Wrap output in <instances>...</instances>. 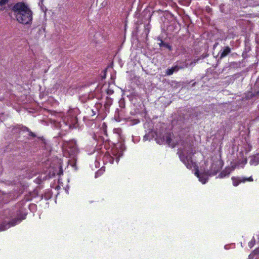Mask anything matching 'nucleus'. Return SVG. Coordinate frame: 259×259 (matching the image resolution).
<instances>
[{
	"instance_id": "obj_1",
	"label": "nucleus",
	"mask_w": 259,
	"mask_h": 259,
	"mask_svg": "<svg viewBox=\"0 0 259 259\" xmlns=\"http://www.w3.org/2000/svg\"><path fill=\"white\" fill-rule=\"evenodd\" d=\"M12 11L17 21L22 24L27 25L31 23L32 20V12L29 7L23 2L15 4Z\"/></svg>"
},
{
	"instance_id": "obj_2",
	"label": "nucleus",
	"mask_w": 259,
	"mask_h": 259,
	"mask_svg": "<svg viewBox=\"0 0 259 259\" xmlns=\"http://www.w3.org/2000/svg\"><path fill=\"white\" fill-rule=\"evenodd\" d=\"M5 215L9 219V220H5L0 223V231H5L11 227L20 223L22 220L25 219L27 213L24 211L23 208H22L19 210H13L12 211L6 210Z\"/></svg>"
},
{
	"instance_id": "obj_3",
	"label": "nucleus",
	"mask_w": 259,
	"mask_h": 259,
	"mask_svg": "<svg viewBox=\"0 0 259 259\" xmlns=\"http://www.w3.org/2000/svg\"><path fill=\"white\" fill-rule=\"evenodd\" d=\"M180 144L183 147L178 149L177 154L181 161L186 165L187 168L191 169L193 165L195 164V163L192 160L195 152L191 144L187 141L182 140Z\"/></svg>"
},
{
	"instance_id": "obj_4",
	"label": "nucleus",
	"mask_w": 259,
	"mask_h": 259,
	"mask_svg": "<svg viewBox=\"0 0 259 259\" xmlns=\"http://www.w3.org/2000/svg\"><path fill=\"white\" fill-rule=\"evenodd\" d=\"M79 113L78 109H71L68 111L63 119V124L66 126L67 130L77 128L78 126L77 116Z\"/></svg>"
},
{
	"instance_id": "obj_5",
	"label": "nucleus",
	"mask_w": 259,
	"mask_h": 259,
	"mask_svg": "<svg viewBox=\"0 0 259 259\" xmlns=\"http://www.w3.org/2000/svg\"><path fill=\"white\" fill-rule=\"evenodd\" d=\"M63 147L65 149L69 156L73 159L75 158L79 152L78 148L75 141H67L64 140Z\"/></svg>"
},
{
	"instance_id": "obj_6",
	"label": "nucleus",
	"mask_w": 259,
	"mask_h": 259,
	"mask_svg": "<svg viewBox=\"0 0 259 259\" xmlns=\"http://www.w3.org/2000/svg\"><path fill=\"white\" fill-rule=\"evenodd\" d=\"M195 174L199 179L200 181H201L203 184L206 183L208 177L211 176V174L209 172V170L199 172L198 169H196Z\"/></svg>"
},
{
	"instance_id": "obj_7",
	"label": "nucleus",
	"mask_w": 259,
	"mask_h": 259,
	"mask_svg": "<svg viewBox=\"0 0 259 259\" xmlns=\"http://www.w3.org/2000/svg\"><path fill=\"white\" fill-rule=\"evenodd\" d=\"M233 184L234 186H237L241 183H245L246 181L252 182L253 181L252 177L247 178L232 177Z\"/></svg>"
},
{
	"instance_id": "obj_8",
	"label": "nucleus",
	"mask_w": 259,
	"mask_h": 259,
	"mask_svg": "<svg viewBox=\"0 0 259 259\" xmlns=\"http://www.w3.org/2000/svg\"><path fill=\"white\" fill-rule=\"evenodd\" d=\"M247 161V160L246 158H244L242 160L239 159L236 162L231 164L232 169L234 170L235 168H239L240 167H243L244 165L246 164Z\"/></svg>"
},
{
	"instance_id": "obj_9",
	"label": "nucleus",
	"mask_w": 259,
	"mask_h": 259,
	"mask_svg": "<svg viewBox=\"0 0 259 259\" xmlns=\"http://www.w3.org/2000/svg\"><path fill=\"white\" fill-rule=\"evenodd\" d=\"M230 52L231 48L229 46H225L223 47L220 51L218 55L220 56V59H222L229 55Z\"/></svg>"
},
{
	"instance_id": "obj_10",
	"label": "nucleus",
	"mask_w": 259,
	"mask_h": 259,
	"mask_svg": "<svg viewBox=\"0 0 259 259\" xmlns=\"http://www.w3.org/2000/svg\"><path fill=\"white\" fill-rule=\"evenodd\" d=\"M157 39V41H159V42H158V45L160 48L167 49L169 51H171L172 50V46L169 44L163 41L161 38L158 37Z\"/></svg>"
},
{
	"instance_id": "obj_11",
	"label": "nucleus",
	"mask_w": 259,
	"mask_h": 259,
	"mask_svg": "<svg viewBox=\"0 0 259 259\" xmlns=\"http://www.w3.org/2000/svg\"><path fill=\"white\" fill-rule=\"evenodd\" d=\"M218 162L221 164L220 161H217L216 163H213L211 166V169L208 170L209 172L211 174V176L216 175L221 168V166L217 164Z\"/></svg>"
},
{
	"instance_id": "obj_12",
	"label": "nucleus",
	"mask_w": 259,
	"mask_h": 259,
	"mask_svg": "<svg viewBox=\"0 0 259 259\" xmlns=\"http://www.w3.org/2000/svg\"><path fill=\"white\" fill-rule=\"evenodd\" d=\"M172 135L170 133H167L165 134L164 136H163L162 137H164V142L168 145L169 146H171L172 148H174L176 144L174 143H171L172 139H171Z\"/></svg>"
},
{
	"instance_id": "obj_13",
	"label": "nucleus",
	"mask_w": 259,
	"mask_h": 259,
	"mask_svg": "<svg viewBox=\"0 0 259 259\" xmlns=\"http://www.w3.org/2000/svg\"><path fill=\"white\" fill-rule=\"evenodd\" d=\"M179 70H180L178 66L176 64H174V66L170 68H167L165 71V74L167 75H171L174 72H177Z\"/></svg>"
},
{
	"instance_id": "obj_14",
	"label": "nucleus",
	"mask_w": 259,
	"mask_h": 259,
	"mask_svg": "<svg viewBox=\"0 0 259 259\" xmlns=\"http://www.w3.org/2000/svg\"><path fill=\"white\" fill-rule=\"evenodd\" d=\"M193 62H191L190 64L187 63L186 61H177L176 64L178 66L180 70L183 69L185 68H187L189 65H192L193 64Z\"/></svg>"
},
{
	"instance_id": "obj_15",
	"label": "nucleus",
	"mask_w": 259,
	"mask_h": 259,
	"mask_svg": "<svg viewBox=\"0 0 259 259\" xmlns=\"http://www.w3.org/2000/svg\"><path fill=\"white\" fill-rule=\"evenodd\" d=\"M233 170H234L232 169V166H231L230 167L226 168H225V169L223 170L219 174V177L220 178H223L225 177L226 176H228L229 175V174H230V172Z\"/></svg>"
},
{
	"instance_id": "obj_16",
	"label": "nucleus",
	"mask_w": 259,
	"mask_h": 259,
	"mask_svg": "<svg viewBox=\"0 0 259 259\" xmlns=\"http://www.w3.org/2000/svg\"><path fill=\"white\" fill-rule=\"evenodd\" d=\"M249 163L251 165H257L259 163V155H254L252 157Z\"/></svg>"
},
{
	"instance_id": "obj_17",
	"label": "nucleus",
	"mask_w": 259,
	"mask_h": 259,
	"mask_svg": "<svg viewBox=\"0 0 259 259\" xmlns=\"http://www.w3.org/2000/svg\"><path fill=\"white\" fill-rule=\"evenodd\" d=\"M96 108V111L94 109H91L90 110L91 111V115L92 116H93L96 114V111H98L99 108H100L102 107V105L100 103H96L95 106Z\"/></svg>"
},
{
	"instance_id": "obj_18",
	"label": "nucleus",
	"mask_w": 259,
	"mask_h": 259,
	"mask_svg": "<svg viewBox=\"0 0 259 259\" xmlns=\"http://www.w3.org/2000/svg\"><path fill=\"white\" fill-rule=\"evenodd\" d=\"M9 0H0V11H3L6 8V5Z\"/></svg>"
},
{
	"instance_id": "obj_19",
	"label": "nucleus",
	"mask_w": 259,
	"mask_h": 259,
	"mask_svg": "<svg viewBox=\"0 0 259 259\" xmlns=\"http://www.w3.org/2000/svg\"><path fill=\"white\" fill-rule=\"evenodd\" d=\"M112 104V100H111V99L109 98V97H107L106 98V103H105V107L106 108H107L109 107V106Z\"/></svg>"
},
{
	"instance_id": "obj_20",
	"label": "nucleus",
	"mask_w": 259,
	"mask_h": 259,
	"mask_svg": "<svg viewBox=\"0 0 259 259\" xmlns=\"http://www.w3.org/2000/svg\"><path fill=\"white\" fill-rule=\"evenodd\" d=\"M51 197V195L49 192L45 193L44 195L41 196V199L44 198L46 200H49Z\"/></svg>"
},
{
	"instance_id": "obj_21",
	"label": "nucleus",
	"mask_w": 259,
	"mask_h": 259,
	"mask_svg": "<svg viewBox=\"0 0 259 259\" xmlns=\"http://www.w3.org/2000/svg\"><path fill=\"white\" fill-rule=\"evenodd\" d=\"M104 170H103L102 168H101L99 169L96 173H95V178H97L99 176H101L104 172Z\"/></svg>"
},
{
	"instance_id": "obj_22",
	"label": "nucleus",
	"mask_w": 259,
	"mask_h": 259,
	"mask_svg": "<svg viewBox=\"0 0 259 259\" xmlns=\"http://www.w3.org/2000/svg\"><path fill=\"white\" fill-rule=\"evenodd\" d=\"M18 127L22 131H23V132H30V129L28 128L26 126H23V125H18Z\"/></svg>"
},
{
	"instance_id": "obj_23",
	"label": "nucleus",
	"mask_w": 259,
	"mask_h": 259,
	"mask_svg": "<svg viewBox=\"0 0 259 259\" xmlns=\"http://www.w3.org/2000/svg\"><path fill=\"white\" fill-rule=\"evenodd\" d=\"M225 4H221L220 6V10L222 13H227L228 11L225 10Z\"/></svg>"
},
{
	"instance_id": "obj_24",
	"label": "nucleus",
	"mask_w": 259,
	"mask_h": 259,
	"mask_svg": "<svg viewBox=\"0 0 259 259\" xmlns=\"http://www.w3.org/2000/svg\"><path fill=\"white\" fill-rule=\"evenodd\" d=\"M45 180L44 178H43L42 179H41V178L40 177H37L34 181V182L38 184H41L42 181Z\"/></svg>"
},
{
	"instance_id": "obj_25",
	"label": "nucleus",
	"mask_w": 259,
	"mask_h": 259,
	"mask_svg": "<svg viewBox=\"0 0 259 259\" xmlns=\"http://www.w3.org/2000/svg\"><path fill=\"white\" fill-rule=\"evenodd\" d=\"M156 140L157 143L159 144H162L164 142V137L156 138Z\"/></svg>"
},
{
	"instance_id": "obj_26",
	"label": "nucleus",
	"mask_w": 259,
	"mask_h": 259,
	"mask_svg": "<svg viewBox=\"0 0 259 259\" xmlns=\"http://www.w3.org/2000/svg\"><path fill=\"white\" fill-rule=\"evenodd\" d=\"M255 240L253 237L251 240L248 243V246L250 248H252L255 244Z\"/></svg>"
},
{
	"instance_id": "obj_27",
	"label": "nucleus",
	"mask_w": 259,
	"mask_h": 259,
	"mask_svg": "<svg viewBox=\"0 0 259 259\" xmlns=\"http://www.w3.org/2000/svg\"><path fill=\"white\" fill-rule=\"evenodd\" d=\"M28 133H29V136L32 137V138H35L36 137L35 133L32 132L30 130V132H29Z\"/></svg>"
},
{
	"instance_id": "obj_28",
	"label": "nucleus",
	"mask_w": 259,
	"mask_h": 259,
	"mask_svg": "<svg viewBox=\"0 0 259 259\" xmlns=\"http://www.w3.org/2000/svg\"><path fill=\"white\" fill-rule=\"evenodd\" d=\"M206 11L208 13H210L212 12V9L208 6L206 7Z\"/></svg>"
},
{
	"instance_id": "obj_29",
	"label": "nucleus",
	"mask_w": 259,
	"mask_h": 259,
	"mask_svg": "<svg viewBox=\"0 0 259 259\" xmlns=\"http://www.w3.org/2000/svg\"><path fill=\"white\" fill-rule=\"evenodd\" d=\"M253 97H256L259 98V91L255 92L253 94H252Z\"/></svg>"
},
{
	"instance_id": "obj_30",
	"label": "nucleus",
	"mask_w": 259,
	"mask_h": 259,
	"mask_svg": "<svg viewBox=\"0 0 259 259\" xmlns=\"http://www.w3.org/2000/svg\"><path fill=\"white\" fill-rule=\"evenodd\" d=\"M113 91L110 89H108L107 91V93L108 95H112L113 93Z\"/></svg>"
},
{
	"instance_id": "obj_31",
	"label": "nucleus",
	"mask_w": 259,
	"mask_h": 259,
	"mask_svg": "<svg viewBox=\"0 0 259 259\" xmlns=\"http://www.w3.org/2000/svg\"><path fill=\"white\" fill-rule=\"evenodd\" d=\"M144 140L145 141H146V140H148V135H145L144 136V138H143Z\"/></svg>"
},
{
	"instance_id": "obj_32",
	"label": "nucleus",
	"mask_w": 259,
	"mask_h": 259,
	"mask_svg": "<svg viewBox=\"0 0 259 259\" xmlns=\"http://www.w3.org/2000/svg\"><path fill=\"white\" fill-rule=\"evenodd\" d=\"M195 84H196V82H194V83H193L192 84V87H194V86H195Z\"/></svg>"
}]
</instances>
